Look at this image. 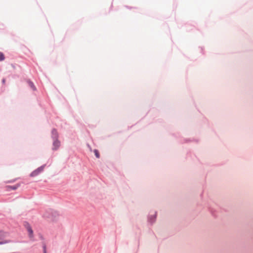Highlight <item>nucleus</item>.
<instances>
[{
	"mask_svg": "<svg viewBox=\"0 0 253 253\" xmlns=\"http://www.w3.org/2000/svg\"><path fill=\"white\" fill-rule=\"evenodd\" d=\"M44 166H41L38 168L37 169L33 171L31 174L30 176L32 177H34L38 175L39 173H40L42 171H43L44 169Z\"/></svg>",
	"mask_w": 253,
	"mask_h": 253,
	"instance_id": "f257e3e1",
	"label": "nucleus"
},
{
	"mask_svg": "<svg viewBox=\"0 0 253 253\" xmlns=\"http://www.w3.org/2000/svg\"><path fill=\"white\" fill-rule=\"evenodd\" d=\"M24 226L28 232L29 236L30 238H33V230H32L30 225L28 223L25 222L24 224Z\"/></svg>",
	"mask_w": 253,
	"mask_h": 253,
	"instance_id": "f03ea898",
	"label": "nucleus"
},
{
	"mask_svg": "<svg viewBox=\"0 0 253 253\" xmlns=\"http://www.w3.org/2000/svg\"><path fill=\"white\" fill-rule=\"evenodd\" d=\"M60 145V142L58 140L57 138L54 140L53 143V150H57Z\"/></svg>",
	"mask_w": 253,
	"mask_h": 253,
	"instance_id": "7ed1b4c3",
	"label": "nucleus"
},
{
	"mask_svg": "<svg viewBox=\"0 0 253 253\" xmlns=\"http://www.w3.org/2000/svg\"><path fill=\"white\" fill-rule=\"evenodd\" d=\"M20 186L19 184H17L16 185H14V186H6V189L7 190H16L18 188V187H19Z\"/></svg>",
	"mask_w": 253,
	"mask_h": 253,
	"instance_id": "20e7f679",
	"label": "nucleus"
},
{
	"mask_svg": "<svg viewBox=\"0 0 253 253\" xmlns=\"http://www.w3.org/2000/svg\"><path fill=\"white\" fill-rule=\"evenodd\" d=\"M52 134L53 137H54L55 138H57L58 137V133L56 129H53L52 130Z\"/></svg>",
	"mask_w": 253,
	"mask_h": 253,
	"instance_id": "39448f33",
	"label": "nucleus"
},
{
	"mask_svg": "<svg viewBox=\"0 0 253 253\" xmlns=\"http://www.w3.org/2000/svg\"><path fill=\"white\" fill-rule=\"evenodd\" d=\"M6 236V234L3 231H0V240H3Z\"/></svg>",
	"mask_w": 253,
	"mask_h": 253,
	"instance_id": "423d86ee",
	"label": "nucleus"
},
{
	"mask_svg": "<svg viewBox=\"0 0 253 253\" xmlns=\"http://www.w3.org/2000/svg\"><path fill=\"white\" fill-rule=\"evenodd\" d=\"M28 84H29V85H30V86L33 89V90H35L36 89V87L34 84L31 82V81H29L28 82Z\"/></svg>",
	"mask_w": 253,
	"mask_h": 253,
	"instance_id": "0eeeda50",
	"label": "nucleus"
},
{
	"mask_svg": "<svg viewBox=\"0 0 253 253\" xmlns=\"http://www.w3.org/2000/svg\"><path fill=\"white\" fill-rule=\"evenodd\" d=\"M4 58L5 57L3 53L0 52V61L4 60Z\"/></svg>",
	"mask_w": 253,
	"mask_h": 253,
	"instance_id": "6e6552de",
	"label": "nucleus"
},
{
	"mask_svg": "<svg viewBox=\"0 0 253 253\" xmlns=\"http://www.w3.org/2000/svg\"><path fill=\"white\" fill-rule=\"evenodd\" d=\"M1 241H0V245H2V244H7V243H8L10 242V241L9 240H0Z\"/></svg>",
	"mask_w": 253,
	"mask_h": 253,
	"instance_id": "1a4fd4ad",
	"label": "nucleus"
},
{
	"mask_svg": "<svg viewBox=\"0 0 253 253\" xmlns=\"http://www.w3.org/2000/svg\"><path fill=\"white\" fill-rule=\"evenodd\" d=\"M94 153L96 157V158H99L100 157V155H99V152L98 151V150H97L96 149L94 150Z\"/></svg>",
	"mask_w": 253,
	"mask_h": 253,
	"instance_id": "9d476101",
	"label": "nucleus"
},
{
	"mask_svg": "<svg viewBox=\"0 0 253 253\" xmlns=\"http://www.w3.org/2000/svg\"><path fill=\"white\" fill-rule=\"evenodd\" d=\"M42 247H43V253H46L45 245L43 244Z\"/></svg>",
	"mask_w": 253,
	"mask_h": 253,
	"instance_id": "9b49d317",
	"label": "nucleus"
},
{
	"mask_svg": "<svg viewBox=\"0 0 253 253\" xmlns=\"http://www.w3.org/2000/svg\"><path fill=\"white\" fill-rule=\"evenodd\" d=\"M2 83H3V84H4V83H5V79H3L2 80Z\"/></svg>",
	"mask_w": 253,
	"mask_h": 253,
	"instance_id": "f8f14e48",
	"label": "nucleus"
}]
</instances>
